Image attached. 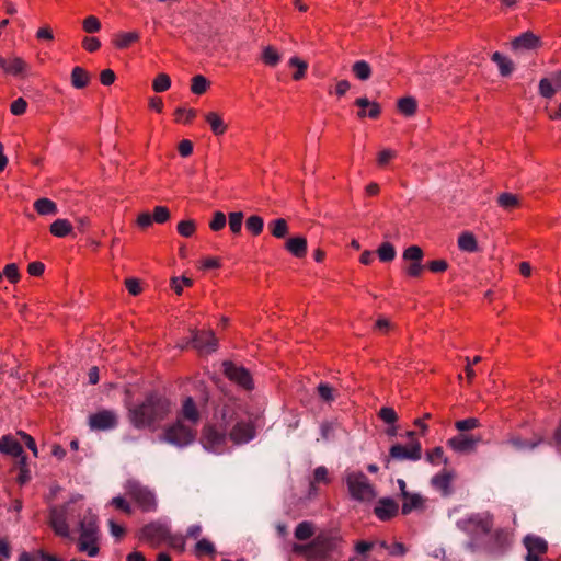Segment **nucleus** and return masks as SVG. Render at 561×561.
Masks as SVG:
<instances>
[{"mask_svg":"<svg viewBox=\"0 0 561 561\" xmlns=\"http://www.w3.org/2000/svg\"><path fill=\"white\" fill-rule=\"evenodd\" d=\"M128 420L138 430L156 428V425L163 421L171 410V402L168 398L157 391L146 394L139 404L128 405Z\"/></svg>","mask_w":561,"mask_h":561,"instance_id":"1","label":"nucleus"},{"mask_svg":"<svg viewBox=\"0 0 561 561\" xmlns=\"http://www.w3.org/2000/svg\"><path fill=\"white\" fill-rule=\"evenodd\" d=\"M351 496L357 501H370L376 496L374 486L363 472L350 473L346 478Z\"/></svg>","mask_w":561,"mask_h":561,"instance_id":"2","label":"nucleus"},{"mask_svg":"<svg viewBox=\"0 0 561 561\" xmlns=\"http://www.w3.org/2000/svg\"><path fill=\"white\" fill-rule=\"evenodd\" d=\"M196 431L184 425L181 420L164 430L163 438L165 442L178 447H185L194 442Z\"/></svg>","mask_w":561,"mask_h":561,"instance_id":"3","label":"nucleus"},{"mask_svg":"<svg viewBox=\"0 0 561 561\" xmlns=\"http://www.w3.org/2000/svg\"><path fill=\"white\" fill-rule=\"evenodd\" d=\"M126 493L144 512H152L157 508L154 494L138 482L129 481L126 485Z\"/></svg>","mask_w":561,"mask_h":561,"instance_id":"4","label":"nucleus"},{"mask_svg":"<svg viewBox=\"0 0 561 561\" xmlns=\"http://www.w3.org/2000/svg\"><path fill=\"white\" fill-rule=\"evenodd\" d=\"M340 540L337 535L319 534L310 542V561L325 559L336 548Z\"/></svg>","mask_w":561,"mask_h":561,"instance_id":"5","label":"nucleus"},{"mask_svg":"<svg viewBox=\"0 0 561 561\" xmlns=\"http://www.w3.org/2000/svg\"><path fill=\"white\" fill-rule=\"evenodd\" d=\"M222 373L232 382L251 391L254 388L253 378L251 373L243 366H238L231 360L222 362Z\"/></svg>","mask_w":561,"mask_h":561,"instance_id":"6","label":"nucleus"},{"mask_svg":"<svg viewBox=\"0 0 561 561\" xmlns=\"http://www.w3.org/2000/svg\"><path fill=\"white\" fill-rule=\"evenodd\" d=\"M422 458V447L419 440H414L411 445L403 446L394 444L389 449V455L386 457L385 467L389 468L391 460H412L417 461Z\"/></svg>","mask_w":561,"mask_h":561,"instance_id":"7","label":"nucleus"},{"mask_svg":"<svg viewBox=\"0 0 561 561\" xmlns=\"http://www.w3.org/2000/svg\"><path fill=\"white\" fill-rule=\"evenodd\" d=\"M541 47L542 41L540 36L536 35L531 31H527L511 41V50L515 55L524 54L527 51H535Z\"/></svg>","mask_w":561,"mask_h":561,"instance_id":"8","label":"nucleus"},{"mask_svg":"<svg viewBox=\"0 0 561 561\" xmlns=\"http://www.w3.org/2000/svg\"><path fill=\"white\" fill-rule=\"evenodd\" d=\"M192 337V346L197 350L201 354H210L215 352L218 347V340L215 336V333L209 331H198L191 330Z\"/></svg>","mask_w":561,"mask_h":561,"instance_id":"9","label":"nucleus"},{"mask_svg":"<svg viewBox=\"0 0 561 561\" xmlns=\"http://www.w3.org/2000/svg\"><path fill=\"white\" fill-rule=\"evenodd\" d=\"M170 538L169 528L159 522H151L140 530V539L148 541L152 547H158L162 541Z\"/></svg>","mask_w":561,"mask_h":561,"instance_id":"10","label":"nucleus"},{"mask_svg":"<svg viewBox=\"0 0 561 561\" xmlns=\"http://www.w3.org/2000/svg\"><path fill=\"white\" fill-rule=\"evenodd\" d=\"M523 543L527 550L526 561H542L541 556L548 551V543L541 537L527 535L523 539Z\"/></svg>","mask_w":561,"mask_h":561,"instance_id":"11","label":"nucleus"},{"mask_svg":"<svg viewBox=\"0 0 561 561\" xmlns=\"http://www.w3.org/2000/svg\"><path fill=\"white\" fill-rule=\"evenodd\" d=\"M481 442L482 437L480 435L461 433L448 439L447 445L457 453L469 454L474 451Z\"/></svg>","mask_w":561,"mask_h":561,"instance_id":"12","label":"nucleus"},{"mask_svg":"<svg viewBox=\"0 0 561 561\" xmlns=\"http://www.w3.org/2000/svg\"><path fill=\"white\" fill-rule=\"evenodd\" d=\"M254 436L255 427L252 422L237 421L229 432V438L237 445L245 444Z\"/></svg>","mask_w":561,"mask_h":561,"instance_id":"13","label":"nucleus"},{"mask_svg":"<svg viewBox=\"0 0 561 561\" xmlns=\"http://www.w3.org/2000/svg\"><path fill=\"white\" fill-rule=\"evenodd\" d=\"M117 425V415L111 410H102L89 416V426L96 431H106Z\"/></svg>","mask_w":561,"mask_h":561,"instance_id":"14","label":"nucleus"},{"mask_svg":"<svg viewBox=\"0 0 561 561\" xmlns=\"http://www.w3.org/2000/svg\"><path fill=\"white\" fill-rule=\"evenodd\" d=\"M227 432L219 427L217 424H207L202 432V442L208 449H215L225 443Z\"/></svg>","mask_w":561,"mask_h":561,"instance_id":"15","label":"nucleus"},{"mask_svg":"<svg viewBox=\"0 0 561 561\" xmlns=\"http://www.w3.org/2000/svg\"><path fill=\"white\" fill-rule=\"evenodd\" d=\"M66 508H58L56 506L51 507L49 511V525L53 528L54 533L57 536L68 538L69 537V526L66 519Z\"/></svg>","mask_w":561,"mask_h":561,"instance_id":"16","label":"nucleus"},{"mask_svg":"<svg viewBox=\"0 0 561 561\" xmlns=\"http://www.w3.org/2000/svg\"><path fill=\"white\" fill-rule=\"evenodd\" d=\"M399 512V504L391 497H381L374 508L375 515L382 522L396 517Z\"/></svg>","mask_w":561,"mask_h":561,"instance_id":"17","label":"nucleus"},{"mask_svg":"<svg viewBox=\"0 0 561 561\" xmlns=\"http://www.w3.org/2000/svg\"><path fill=\"white\" fill-rule=\"evenodd\" d=\"M355 105L360 107V110L357 112V117L359 119H364L365 117L376 119L381 114L380 104L375 101H369L366 96L356 99Z\"/></svg>","mask_w":561,"mask_h":561,"instance_id":"18","label":"nucleus"},{"mask_svg":"<svg viewBox=\"0 0 561 561\" xmlns=\"http://www.w3.org/2000/svg\"><path fill=\"white\" fill-rule=\"evenodd\" d=\"M237 410L233 404H224L216 414V423L226 432L237 422Z\"/></svg>","mask_w":561,"mask_h":561,"instance_id":"19","label":"nucleus"},{"mask_svg":"<svg viewBox=\"0 0 561 561\" xmlns=\"http://www.w3.org/2000/svg\"><path fill=\"white\" fill-rule=\"evenodd\" d=\"M0 69L12 76H20L27 69V64L20 57L3 58L0 55Z\"/></svg>","mask_w":561,"mask_h":561,"instance_id":"20","label":"nucleus"},{"mask_svg":"<svg viewBox=\"0 0 561 561\" xmlns=\"http://www.w3.org/2000/svg\"><path fill=\"white\" fill-rule=\"evenodd\" d=\"M285 249L295 257L302 259L307 254V239L301 236L289 238L285 242Z\"/></svg>","mask_w":561,"mask_h":561,"instance_id":"21","label":"nucleus"},{"mask_svg":"<svg viewBox=\"0 0 561 561\" xmlns=\"http://www.w3.org/2000/svg\"><path fill=\"white\" fill-rule=\"evenodd\" d=\"M454 479V473L451 471H443L434 476L431 480L432 485L439 490L444 496H447L451 493V481Z\"/></svg>","mask_w":561,"mask_h":561,"instance_id":"22","label":"nucleus"},{"mask_svg":"<svg viewBox=\"0 0 561 561\" xmlns=\"http://www.w3.org/2000/svg\"><path fill=\"white\" fill-rule=\"evenodd\" d=\"M466 529H473L480 534L488 535L493 527V523L489 517L473 516L465 522Z\"/></svg>","mask_w":561,"mask_h":561,"instance_id":"23","label":"nucleus"},{"mask_svg":"<svg viewBox=\"0 0 561 561\" xmlns=\"http://www.w3.org/2000/svg\"><path fill=\"white\" fill-rule=\"evenodd\" d=\"M402 514L408 515L414 510H423L425 504V499L419 493H408L407 496H402Z\"/></svg>","mask_w":561,"mask_h":561,"instance_id":"24","label":"nucleus"},{"mask_svg":"<svg viewBox=\"0 0 561 561\" xmlns=\"http://www.w3.org/2000/svg\"><path fill=\"white\" fill-rule=\"evenodd\" d=\"M0 453L15 457L23 453V447L13 437L4 435L0 439Z\"/></svg>","mask_w":561,"mask_h":561,"instance_id":"25","label":"nucleus"},{"mask_svg":"<svg viewBox=\"0 0 561 561\" xmlns=\"http://www.w3.org/2000/svg\"><path fill=\"white\" fill-rule=\"evenodd\" d=\"M205 121L208 123L213 134L216 136L224 135L228 128L221 115L217 112H208L205 114Z\"/></svg>","mask_w":561,"mask_h":561,"instance_id":"26","label":"nucleus"},{"mask_svg":"<svg viewBox=\"0 0 561 561\" xmlns=\"http://www.w3.org/2000/svg\"><path fill=\"white\" fill-rule=\"evenodd\" d=\"M91 76L82 67H75L70 75L71 85L76 89H84L90 83Z\"/></svg>","mask_w":561,"mask_h":561,"instance_id":"27","label":"nucleus"},{"mask_svg":"<svg viewBox=\"0 0 561 561\" xmlns=\"http://www.w3.org/2000/svg\"><path fill=\"white\" fill-rule=\"evenodd\" d=\"M181 413L184 420L190 421L193 424H197L201 419V414L192 397L185 398Z\"/></svg>","mask_w":561,"mask_h":561,"instance_id":"28","label":"nucleus"},{"mask_svg":"<svg viewBox=\"0 0 561 561\" xmlns=\"http://www.w3.org/2000/svg\"><path fill=\"white\" fill-rule=\"evenodd\" d=\"M33 206L36 213L42 216H54L58 213L56 203L46 197L36 199Z\"/></svg>","mask_w":561,"mask_h":561,"instance_id":"29","label":"nucleus"},{"mask_svg":"<svg viewBox=\"0 0 561 561\" xmlns=\"http://www.w3.org/2000/svg\"><path fill=\"white\" fill-rule=\"evenodd\" d=\"M73 227L67 219H56L49 226V232L57 238H64L71 233Z\"/></svg>","mask_w":561,"mask_h":561,"instance_id":"30","label":"nucleus"},{"mask_svg":"<svg viewBox=\"0 0 561 561\" xmlns=\"http://www.w3.org/2000/svg\"><path fill=\"white\" fill-rule=\"evenodd\" d=\"M268 229L274 238L284 239L289 233V226L285 218H277L268 224Z\"/></svg>","mask_w":561,"mask_h":561,"instance_id":"31","label":"nucleus"},{"mask_svg":"<svg viewBox=\"0 0 561 561\" xmlns=\"http://www.w3.org/2000/svg\"><path fill=\"white\" fill-rule=\"evenodd\" d=\"M492 61H494L499 66V70L501 76L508 77L514 70L513 61L506 56L502 55L499 51L493 53L491 56Z\"/></svg>","mask_w":561,"mask_h":561,"instance_id":"32","label":"nucleus"},{"mask_svg":"<svg viewBox=\"0 0 561 561\" xmlns=\"http://www.w3.org/2000/svg\"><path fill=\"white\" fill-rule=\"evenodd\" d=\"M458 248L465 252L478 251V242L472 232L465 231L458 237Z\"/></svg>","mask_w":561,"mask_h":561,"instance_id":"33","label":"nucleus"},{"mask_svg":"<svg viewBox=\"0 0 561 561\" xmlns=\"http://www.w3.org/2000/svg\"><path fill=\"white\" fill-rule=\"evenodd\" d=\"M80 527H81L80 538H87V539H91V540L98 539V537H96L98 525H96V519L94 516H92L90 518H84L80 523Z\"/></svg>","mask_w":561,"mask_h":561,"instance_id":"34","label":"nucleus"},{"mask_svg":"<svg viewBox=\"0 0 561 561\" xmlns=\"http://www.w3.org/2000/svg\"><path fill=\"white\" fill-rule=\"evenodd\" d=\"M280 58V54L272 45L265 46L261 54L262 62L268 67H276L279 64Z\"/></svg>","mask_w":561,"mask_h":561,"instance_id":"35","label":"nucleus"},{"mask_svg":"<svg viewBox=\"0 0 561 561\" xmlns=\"http://www.w3.org/2000/svg\"><path fill=\"white\" fill-rule=\"evenodd\" d=\"M371 72V67L366 60H357L352 65V73L360 81L370 79Z\"/></svg>","mask_w":561,"mask_h":561,"instance_id":"36","label":"nucleus"},{"mask_svg":"<svg viewBox=\"0 0 561 561\" xmlns=\"http://www.w3.org/2000/svg\"><path fill=\"white\" fill-rule=\"evenodd\" d=\"M397 108L401 114L412 116L415 114L417 108L416 100L412 96L401 98L397 102Z\"/></svg>","mask_w":561,"mask_h":561,"instance_id":"37","label":"nucleus"},{"mask_svg":"<svg viewBox=\"0 0 561 561\" xmlns=\"http://www.w3.org/2000/svg\"><path fill=\"white\" fill-rule=\"evenodd\" d=\"M497 204L505 210H512L520 205V201L517 195L505 192L497 196Z\"/></svg>","mask_w":561,"mask_h":561,"instance_id":"38","label":"nucleus"},{"mask_svg":"<svg viewBox=\"0 0 561 561\" xmlns=\"http://www.w3.org/2000/svg\"><path fill=\"white\" fill-rule=\"evenodd\" d=\"M314 534V527L311 522H301L295 528V538L304 541L310 539Z\"/></svg>","mask_w":561,"mask_h":561,"instance_id":"39","label":"nucleus"},{"mask_svg":"<svg viewBox=\"0 0 561 561\" xmlns=\"http://www.w3.org/2000/svg\"><path fill=\"white\" fill-rule=\"evenodd\" d=\"M245 228L252 236H260L263 232L264 220L259 215H251L245 220Z\"/></svg>","mask_w":561,"mask_h":561,"instance_id":"40","label":"nucleus"},{"mask_svg":"<svg viewBox=\"0 0 561 561\" xmlns=\"http://www.w3.org/2000/svg\"><path fill=\"white\" fill-rule=\"evenodd\" d=\"M402 259L409 263L422 262L424 259V251L419 245H410L404 249Z\"/></svg>","mask_w":561,"mask_h":561,"instance_id":"41","label":"nucleus"},{"mask_svg":"<svg viewBox=\"0 0 561 561\" xmlns=\"http://www.w3.org/2000/svg\"><path fill=\"white\" fill-rule=\"evenodd\" d=\"M376 253H377L379 260L381 262H386V263L393 261L394 257H396V254H397L394 245L392 243L388 242V241L387 242H382L378 247Z\"/></svg>","mask_w":561,"mask_h":561,"instance_id":"42","label":"nucleus"},{"mask_svg":"<svg viewBox=\"0 0 561 561\" xmlns=\"http://www.w3.org/2000/svg\"><path fill=\"white\" fill-rule=\"evenodd\" d=\"M138 39L139 34L137 32L122 33L116 36L114 44L117 48L125 49Z\"/></svg>","mask_w":561,"mask_h":561,"instance_id":"43","label":"nucleus"},{"mask_svg":"<svg viewBox=\"0 0 561 561\" xmlns=\"http://www.w3.org/2000/svg\"><path fill=\"white\" fill-rule=\"evenodd\" d=\"M288 64L290 67L296 68V71L293 73V79L295 81H299L306 76L308 64L305 60L297 56H294L289 59Z\"/></svg>","mask_w":561,"mask_h":561,"instance_id":"44","label":"nucleus"},{"mask_svg":"<svg viewBox=\"0 0 561 561\" xmlns=\"http://www.w3.org/2000/svg\"><path fill=\"white\" fill-rule=\"evenodd\" d=\"M209 85L210 81L206 77L197 75L192 78L191 91L194 94L201 95L207 91Z\"/></svg>","mask_w":561,"mask_h":561,"instance_id":"45","label":"nucleus"},{"mask_svg":"<svg viewBox=\"0 0 561 561\" xmlns=\"http://www.w3.org/2000/svg\"><path fill=\"white\" fill-rule=\"evenodd\" d=\"M244 215L242 211H231L228 214V224L233 234H240Z\"/></svg>","mask_w":561,"mask_h":561,"instance_id":"46","label":"nucleus"},{"mask_svg":"<svg viewBox=\"0 0 561 561\" xmlns=\"http://www.w3.org/2000/svg\"><path fill=\"white\" fill-rule=\"evenodd\" d=\"M98 539L91 540L87 538H79L78 549L80 552H85L89 557H95L99 553Z\"/></svg>","mask_w":561,"mask_h":561,"instance_id":"47","label":"nucleus"},{"mask_svg":"<svg viewBox=\"0 0 561 561\" xmlns=\"http://www.w3.org/2000/svg\"><path fill=\"white\" fill-rule=\"evenodd\" d=\"M317 392L320 399L327 403H331L335 400V389L329 383L321 382L317 387Z\"/></svg>","mask_w":561,"mask_h":561,"instance_id":"48","label":"nucleus"},{"mask_svg":"<svg viewBox=\"0 0 561 561\" xmlns=\"http://www.w3.org/2000/svg\"><path fill=\"white\" fill-rule=\"evenodd\" d=\"M178 232L184 238H191L196 231V222L193 219L182 220L178 224Z\"/></svg>","mask_w":561,"mask_h":561,"instance_id":"49","label":"nucleus"},{"mask_svg":"<svg viewBox=\"0 0 561 561\" xmlns=\"http://www.w3.org/2000/svg\"><path fill=\"white\" fill-rule=\"evenodd\" d=\"M170 87L171 79L167 73H159L152 82V89L158 93L169 90Z\"/></svg>","mask_w":561,"mask_h":561,"instance_id":"50","label":"nucleus"},{"mask_svg":"<svg viewBox=\"0 0 561 561\" xmlns=\"http://www.w3.org/2000/svg\"><path fill=\"white\" fill-rule=\"evenodd\" d=\"M227 224V217L222 211H215L211 220L209 221L210 230L218 232L225 228Z\"/></svg>","mask_w":561,"mask_h":561,"instance_id":"51","label":"nucleus"},{"mask_svg":"<svg viewBox=\"0 0 561 561\" xmlns=\"http://www.w3.org/2000/svg\"><path fill=\"white\" fill-rule=\"evenodd\" d=\"M556 91L557 89L550 79L543 78L539 81V93L542 98L551 99Z\"/></svg>","mask_w":561,"mask_h":561,"instance_id":"52","label":"nucleus"},{"mask_svg":"<svg viewBox=\"0 0 561 561\" xmlns=\"http://www.w3.org/2000/svg\"><path fill=\"white\" fill-rule=\"evenodd\" d=\"M480 425H481L480 421L477 417H468V419H465V420L457 421L455 423V427L459 432H468V431H471V430H474V428L479 427Z\"/></svg>","mask_w":561,"mask_h":561,"instance_id":"53","label":"nucleus"},{"mask_svg":"<svg viewBox=\"0 0 561 561\" xmlns=\"http://www.w3.org/2000/svg\"><path fill=\"white\" fill-rule=\"evenodd\" d=\"M378 416L387 424H394L398 421L397 412L393 408L383 407L379 410Z\"/></svg>","mask_w":561,"mask_h":561,"instance_id":"54","label":"nucleus"},{"mask_svg":"<svg viewBox=\"0 0 561 561\" xmlns=\"http://www.w3.org/2000/svg\"><path fill=\"white\" fill-rule=\"evenodd\" d=\"M151 216L157 224H164L170 219L171 214L165 206H156Z\"/></svg>","mask_w":561,"mask_h":561,"instance_id":"55","label":"nucleus"},{"mask_svg":"<svg viewBox=\"0 0 561 561\" xmlns=\"http://www.w3.org/2000/svg\"><path fill=\"white\" fill-rule=\"evenodd\" d=\"M195 553L196 556L214 554L215 547L209 540L204 538L197 541V543L195 545Z\"/></svg>","mask_w":561,"mask_h":561,"instance_id":"56","label":"nucleus"},{"mask_svg":"<svg viewBox=\"0 0 561 561\" xmlns=\"http://www.w3.org/2000/svg\"><path fill=\"white\" fill-rule=\"evenodd\" d=\"M4 276L13 284L18 283L21 278L19 267L15 263H10L4 266Z\"/></svg>","mask_w":561,"mask_h":561,"instance_id":"57","label":"nucleus"},{"mask_svg":"<svg viewBox=\"0 0 561 561\" xmlns=\"http://www.w3.org/2000/svg\"><path fill=\"white\" fill-rule=\"evenodd\" d=\"M82 26L87 33H95L100 31L101 23L96 16L90 15L83 20Z\"/></svg>","mask_w":561,"mask_h":561,"instance_id":"58","label":"nucleus"},{"mask_svg":"<svg viewBox=\"0 0 561 561\" xmlns=\"http://www.w3.org/2000/svg\"><path fill=\"white\" fill-rule=\"evenodd\" d=\"M426 265H423L422 262L417 263H409L405 267V274L408 277L417 278L422 275Z\"/></svg>","mask_w":561,"mask_h":561,"instance_id":"59","label":"nucleus"},{"mask_svg":"<svg viewBox=\"0 0 561 561\" xmlns=\"http://www.w3.org/2000/svg\"><path fill=\"white\" fill-rule=\"evenodd\" d=\"M433 273H443L448 268V263L444 259L430 261L426 266Z\"/></svg>","mask_w":561,"mask_h":561,"instance_id":"60","label":"nucleus"},{"mask_svg":"<svg viewBox=\"0 0 561 561\" xmlns=\"http://www.w3.org/2000/svg\"><path fill=\"white\" fill-rule=\"evenodd\" d=\"M111 504L115 506V508L121 510L122 512L130 515L133 513L130 504L123 499L122 496H115L112 499Z\"/></svg>","mask_w":561,"mask_h":561,"instance_id":"61","label":"nucleus"},{"mask_svg":"<svg viewBox=\"0 0 561 561\" xmlns=\"http://www.w3.org/2000/svg\"><path fill=\"white\" fill-rule=\"evenodd\" d=\"M27 107V102L23 98H19L12 102L10 106V111L13 115H22L25 113Z\"/></svg>","mask_w":561,"mask_h":561,"instance_id":"62","label":"nucleus"},{"mask_svg":"<svg viewBox=\"0 0 561 561\" xmlns=\"http://www.w3.org/2000/svg\"><path fill=\"white\" fill-rule=\"evenodd\" d=\"M396 156V151L391 149H383L378 153L377 163L379 167H386Z\"/></svg>","mask_w":561,"mask_h":561,"instance_id":"63","label":"nucleus"},{"mask_svg":"<svg viewBox=\"0 0 561 561\" xmlns=\"http://www.w3.org/2000/svg\"><path fill=\"white\" fill-rule=\"evenodd\" d=\"M125 286L128 293L133 296L139 295L142 290L140 282L137 278H126Z\"/></svg>","mask_w":561,"mask_h":561,"instance_id":"64","label":"nucleus"}]
</instances>
